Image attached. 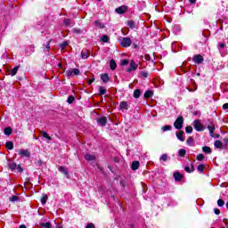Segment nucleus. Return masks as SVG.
Returning a JSON list of instances; mask_svg holds the SVG:
<instances>
[{"instance_id": "43", "label": "nucleus", "mask_w": 228, "mask_h": 228, "mask_svg": "<svg viewBox=\"0 0 228 228\" xmlns=\"http://www.w3.org/2000/svg\"><path fill=\"white\" fill-rule=\"evenodd\" d=\"M198 171L204 172V165L203 164L198 166Z\"/></svg>"}, {"instance_id": "63", "label": "nucleus", "mask_w": 228, "mask_h": 228, "mask_svg": "<svg viewBox=\"0 0 228 228\" xmlns=\"http://www.w3.org/2000/svg\"><path fill=\"white\" fill-rule=\"evenodd\" d=\"M226 208H227V209H228V202L226 203Z\"/></svg>"}, {"instance_id": "13", "label": "nucleus", "mask_w": 228, "mask_h": 228, "mask_svg": "<svg viewBox=\"0 0 228 228\" xmlns=\"http://www.w3.org/2000/svg\"><path fill=\"white\" fill-rule=\"evenodd\" d=\"M208 129L210 133V136H212V138L215 136V125H209L208 126Z\"/></svg>"}, {"instance_id": "25", "label": "nucleus", "mask_w": 228, "mask_h": 228, "mask_svg": "<svg viewBox=\"0 0 228 228\" xmlns=\"http://www.w3.org/2000/svg\"><path fill=\"white\" fill-rule=\"evenodd\" d=\"M110 67L111 70H115V69H117V62L115 60H110Z\"/></svg>"}, {"instance_id": "58", "label": "nucleus", "mask_w": 228, "mask_h": 228, "mask_svg": "<svg viewBox=\"0 0 228 228\" xmlns=\"http://www.w3.org/2000/svg\"><path fill=\"white\" fill-rule=\"evenodd\" d=\"M190 1V3L191 4H195V3L197 2V0H189Z\"/></svg>"}, {"instance_id": "27", "label": "nucleus", "mask_w": 228, "mask_h": 228, "mask_svg": "<svg viewBox=\"0 0 228 228\" xmlns=\"http://www.w3.org/2000/svg\"><path fill=\"white\" fill-rule=\"evenodd\" d=\"M42 137L46 138V140H53V138L49 135L48 133L42 131L41 132Z\"/></svg>"}, {"instance_id": "45", "label": "nucleus", "mask_w": 228, "mask_h": 228, "mask_svg": "<svg viewBox=\"0 0 228 228\" xmlns=\"http://www.w3.org/2000/svg\"><path fill=\"white\" fill-rule=\"evenodd\" d=\"M197 159H198V161H202V159H204V155L203 154H199L197 156Z\"/></svg>"}, {"instance_id": "53", "label": "nucleus", "mask_w": 228, "mask_h": 228, "mask_svg": "<svg viewBox=\"0 0 228 228\" xmlns=\"http://www.w3.org/2000/svg\"><path fill=\"white\" fill-rule=\"evenodd\" d=\"M223 110H228V103H224L223 105Z\"/></svg>"}, {"instance_id": "10", "label": "nucleus", "mask_w": 228, "mask_h": 228, "mask_svg": "<svg viewBox=\"0 0 228 228\" xmlns=\"http://www.w3.org/2000/svg\"><path fill=\"white\" fill-rule=\"evenodd\" d=\"M116 12L117 13H119V14L126 13V12H127V6L126 5L120 6L116 9Z\"/></svg>"}, {"instance_id": "21", "label": "nucleus", "mask_w": 228, "mask_h": 228, "mask_svg": "<svg viewBox=\"0 0 228 228\" xmlns=\"http://www.w3.org/2000/svg\"><path fill=\"white\" fill-rule=\"evenodd\" d=\"M140 95H142V91H140V89H136L134 91V99H140Z\"/></svg>"}, {"instance_id": "64", "label": "nucleus", "mask_w": 228, "mask_h": 228, "mask_svg": "<svg viewBox=\"0 0 228 228\" xmlns=\"http://www.w3.org/2000/svg\"><path fill=\"white\" fill-rule=\"evenodd\" d=\"M101 28H104V25H101Z\"/></svg>"}, {"instance_id": "8", "label": "nucleus", "mask_w": 228, "mask_h": 228, "mask_svg": "<svg viewBox=\"0 0 228 228\" xmlns=\"http://www.w3.org/2000/svg\"><path fill=\"white\" fill-rule=\"evenodd\" d=\"M59 172H61V174H63V175H65V177H69V169H67V167H63V166H60L58 167Z\"/></svg>"}, {"instance_id": "47", "label": "nucleus", "mask_w": 228, "mask_h": 228, "mask_svg": "<svg viewBox=\"0 0 228 228\" xmlns=\"http://www.w3.org/2000/svg\"><path fill=\"white\" fill-rule=\"evenodd\" d=\"M67 45H69V43H67V42L61 44V49H65L67 47Z\"/></svg>"}, {"instance_id": "60", "label": "nucleus", "mask_w": 228, "mask_h": 228, "mask_svg": "<svg viewBox=\"0 0 228 228\" xmlns=\"http://www.w3.org/2000/svg\"><path fill=\"white\" fill-rule=\"evenodd\" d=\"M224 142L225 145H228V138H224Z\"/></svg>"}, {"instance_id": "50", "label": "nucleus", "mask_w": 228, "mask_h": 228, "mask_svg": "<svg viewBox=\"0 0 228 228\" xmlns=\"http://www.w3.org/2000/svg\"><path fill=\"white\" fill-rule=\"evenodd\" d=\"M185 171L188 172L189 174H191V169L188 166L185 167Z\"/></svg>"}, {"instance_id": "46", "label": "nucleus", "mask_w": 228, "mask_h": 228, "mask_svg": "<svg viewBox=\"0 0 228 228\" xmlns=\"http://www.w3.org/2000/svg\"><path fill=\"white\" fill-rule=\"evenodd\" d=\"M46 51H50L51 49V40L47 42L46 45H45Z\"/></svg>"}, {"instance_id": "41", "label": "nucleus", "mask_w": 228, "mask_h": 228, "mask_svg": "<svg viewBox=\"0 0 228 228\" xmlns=\"http://www.w3.org/2000/svg\"><path fill=\"white\" fill-rule=\"evenodd\" d=\"M9 200H11V202H16V200H19V197L13 195L11 198H9Z\"/></svg>"}, {"instance_id": "54", "label": "nucleus", "mask_w": 228, "mask_h": 228, "mask_svg": "<svg viewBox=\"0 0 228 228\" xmlns=\"http://www.w3.org/2000/svg\"><path fill=\"white\" fill-rule=\"evenodd\" d=\"M214 212H215L216 215H219V214H220V209L215 208V209H214Z\"/></svg>"}, {"instance_id": "36", "label": "nucleus", "mask_w": 228, "mask_h": 228, "mask_svg": "<svg viewBox=\"0 0 228 228\" xmlns=\"http://www.w3.org/2000/svg\"><path fill=\"white\" fill-rule=\"evenodd\" d=\"M168 159L167 154H162L160 157V161H167Z\"/></svg>"}, {"instance_id": "52", "label": "nucleus", "mask_w": 228, "mask_h": 228, "mask_svg": "<svg viewBox=\"0 0 228 228\" xmlns=\"http://www.w3.org/2000/svg\"><path fill=\"white\" fill-rule=\"evenodd\" d=\"M219 47H220L221 49H224V48L225 47V44H224V43H219Z\"/></svg>"}, {"instance_id": "49", "label": "nucleus", "mask_w": 228, "mask_h": 228, "mask_svg": "<svg viewBox=\"0 0 228 228\" xmlns=\"http://www.w3.org/2000/svg\"><path fill=\"white\" fill-rule=\"evenodd\" d=\"M86 228H95V224H94L93 223L88 224Z\"/></svg>"}, {"instance_id": "18", "label": "nucleus", "mask_w": 228, "mask_h": 228, "mask_svg": "<svg viewBox=\"0 0 228 228\" xmlns=\"http://www.w3.org/2000/svg\"><path fill=\"white\" fill-rule=\"evenodd\" d=\"M101 79L103 83H108V81H110V77L108 74L104 73L101 76Z\"/></svg>"}, {"instance_id": "35", "label": "nucleus", "mask_w": 228, "mask_h": 228, "mask_svg": "<svg viewBox=\"0 0 228 228\" xmlns=\"http://www.w3.org/2000/svg\"><path fill=\"white\" fill-rule=\"evenodd\" d=\"M9 168H10L11 170H15V168H17V164H15V162H11V163L9 164Z\"/></svg>"}, {"instance_id": "24", "label": "nucleus", "mask_w": 228, "mask_h": 228, "mask_svg": "<svg viewBox=\"0 0 228 228\" xmlns=\"http://www.w3.org/2000/svg\"><path fill=\"white\" fill-rule=\"evenodd\" d=\"M138 167H140V162L139 161H134L132 163V170H138Z\"/></svg>"}, {"instance_id": "28", "label": "nucleus", "mask_w": 228, "mask_h": 228, "mask_svg": "<svg viewBox=\"0 0 228 228\" xmlns=\"http://www.w3.org/2000/svg\"><path fill=\"white\" fill-rule=\"evenodd\" d=\"M214 145L216 149H222L223 147V144H222V142L221 141H218L216 140L215 142H214Z\"/></svg>"}, {"instance_id": "56", "label": "nucleus", "mask_w": 228, "mask_h": 228, "mask_svg": "<svg viewBox=\"0 0 228 228\" xmlns=\"http://www.w3.org/2000/svg\"><path fill=\"white\" fill-rule=\"evenodd\" d=\"M195 171V167H193V164H191V172H194Z\"/></svg>"}, {"instance_id": "51", "label": "nucleus", "mask_w": 228, "mask_h": 228, "mask_svg": "<svg viewBox=\"0 0 228 228\" xmlns=\"http://www.w3.org/2000/svg\"><path fill=\"white\" fill-rule=\"evenodd\" d=\"M94 81H95V78H90L87 83L88 85H92V83H94Z\"/></svg>"}, {"instance_id": "39", "label": "nucleus", "mask_w": 228, "mask_h": 228, "mask_svg": "<svg viewBox=\"0 0 228 228\" xmlns=\"http://www.w3.org/2000/svg\"><path fill=\"white\" fill-rule=\"evenodd\" d=\"M74 101H75L74 96L70 95V96L68 97L69 104H72V102H74Z\"/></svg>"}, {"instance_id": "34", "label": "nucleus", "mask_w": 228, "mask_h": 228, "mask_svg": "<svg viewBox=\"0 0 228 228\" xmlns=\"http://www.w3.org/2000/svg\"><path fill=\"white\" fill-rule=\"evenodd\" d=\"M185 133H187V134L193 133V127H191V126H186Z\"/></svg>"}, {"instance_id": "32", "label": "nucleus", "mask_w": 228, "mask_h": 228, "mask_svg": "<svg viewBox=\"0 0 228 228\" xmlns=\"http://www.w3.org/2000/svg\"><path fill=\"white\" fill-rule=\"evenodd\" d=\"M48 199H49V197L46 194L43 195L42 198H41V203L43 205L45 204L47 202Z\"/></svg>"}, {"instance_id": "6", "label": "nucleus", "mask_w": 228, "mask_h": 228, "mask_svg": "<svg viewBox=\"0 0 228 228\" xmlns=\"http://www.w3.org/2000/svg\"><path fill=\"white\" fill-rule=\"evenodd\" d=\"M136 69H138V64L131 61L130 67L126 69V72H133V70H136Z\"/></svg>"}, {"instance_id": "37", "label": "nucleus", "mask_w": 228, "mask_h": 228, "mask_svg": "<svg viewBox=\"0 0 228 228\" xmlns=\"http://www.w3.org/2000/svg\"><path fill=\"white\" fill-rule=\"evenodd\" d=\"M224 204L225 202L224 201V200L220 199L217 200V205L219 206V208L224 207Z\"/></svg>"}, {"instance_id": "9", "label": "nucleus", "mask_w": 228, "mask_h": 228, "mask_svg": "<svg viewBox=\"0 0 228 228\" xmlns=\"http://www.w3.org/2000/svg\"><path fill=\"white\" fill-rule=\"evenodd\" d=\"M19 152L21 158H29V151H28V150L21 149L19 151Z\"/></svg>"}, {"instance_id": "1", "label": "nucleus", "mask_w": 228, "mask_h": 228, "mask_svg": "<svg viewBox=\"0 0 228 228\" xmlns=\"http://www.w3.org/2000/svg\"><path fill=\"white\" fill-rule=\"evenodd\" d=\"M133 41L129 37H121L119 39V45L121 47H131Z\"/></svg>"}, {"instance_id": "23", "label": "nucleus", "mask_w": 228, "mask_h": 228, "mask_svg": "<svg viewBox=\"0 0 228 228\" xmlns=\"http://www.w3.org/2000/svg\"><path fill=\"white\" fill-rule=\"evenodd\" d=\"M154 95V93L152 91H146L144 93L145 99H151Z\"/></svg>"}, {"instance_id": "15", "label": "nucleus", "mask_w": 228, "mask_h": 228, "mask_svg": "<svg viewBox=\"0 0 228 228\" xmlns=\"http://www.w3.org/2000/svg\"><path fill=\"white\" fill-rule=\"evenodd\" d=\"M85 159H86V161H94L95 160V155H91L87 153L85 155Z\"/></svg>"}, {"instance_id": "17", "label": "nucleus", "mask_w": 228, "mask_h": 228, "mask_svg": "<svg viewBox=\"0 0 228 228\" xmlns=\"http://www.w3.org/2000/svg\"><path fill=\"white\" fill-rule=\"evenodd\" d=\"M17 72H19V66L14 67L12 69L10 70V76H16Z\"/></svg>"}, {"instance_id": "20", "label": "nucleus", "mask_w": 228, "mask_h": 228, "mask_svg": "<svg viewBox=\"0 0 228 228\" xmlns=\"http://www.w3.org/2000/svg\"><path fill=\"white\" fill-rule=\"evenodd\" d=\"M5 147L8 149V151H13V142L8 141L5 143Z\"/></svg>"}, {"instance_id": "3", "label": "nucleus", "mask_w": 228, "mask_h": 228, "mask_svg": "<svg viewBox=\"0 0 228 228\" xmlns=\"http://www.w3.org/2000/svg\"><path fill=\"white\" fill-rule=\"evenodd\" d=\"M79 74H81V71H79L77 69H72L66 71V76H68V77H72V76H79Z\"/></svg>"}, {"instance_id": "61", "label": "nucleus", "mask_w": 228, "mask_h": 228, "mask_svg": "<svg viewBox=\"0 0 228 228\" xmlns=\"http://www.w3.org/2000/svg\"><path fill=\"white\" fill-rule=\"evenodd\" d=\"M20 228H27V227H26V225L21 224V225L20 226Z\"/></svg>"}, {"instance_id": "12", "label": "nucleus", "mask_w": 228, "mask_h": 228, "mask_svg": "<svg viewBox=\"0 0 228 228\" xmlns=\"http://www.w3.org/2000/svg\"><path fill=\"white\" fill-rule=\"evenodd\" d=\"M89 56H90V51L83 50L81 52V57L83 58V60H86Z\"/></svg>"}, {"instance_id": "48", "label": "nucleus", "mask_w": 228, "mask_h": 228, "mask_svg": "<svg viewBox=\"0 0 228 228\" xmlns=\"http://www.w3.org/2000/svg\"><path fill=\"white\" fill-rule=\"evenodd\" d=\"M64 24H65L66 26H70V20H69V19L64 20Z\"/></svg>"}, {"instance_id": "29", "label": "nucleus", "mask_w": 228, "mask_h": 228, "mask_svg": "<svg viewBox=\"0 0 228 228\" xmlns=\"http://www.w3.org/2000/svg\"><path fill=\"white\" fill-rule=\"evenodd\" d=\"M203 152H205L206 154H211V148L209 146H204L202 148Z\"/></svg>"}, {"instance_id": "38", "label": "nucleus", "mask_w": 228, "mask_h": 228, "mask_svg": "<svg viewBox=\"0 0 228 228\" xmlns=\"http://www.w3.org/2000/svg\"><path fill=\"white\" fill-rule=\"evenodd\" d=\"M140 76L142 77H149V73L147 71H141Z\"/></svg>"}, {"instance_id": "40", "label": "nucleus", "mask_w": 228, "mask_h": 228, "mask_svg": "<svg viewBox=\"0 0 228 228\" xmlns=\"http://www.w3.org/2000/svg\"><path fill=\"white\" fill-rule=\"evenodd\" d=\"M172 129L171 126H162V131H170Z\"/></svg>"}, {"instance_id": "26", "label": "nucleus", "mask_w": 228, "mask_h": 228, "mask_svg": "<svg viewBox=\"0 0 228 228\" xmlns=\"http://www.w3.org/2000/svg\"><path fill=\"white\" fill-rule=\"evenodd\" d=\"M39 225L42 228H52L53 227V224H51V223H40Z\"/></svg>"}, {"instance_id": "14", "label": "nucleus", "mask_w": 228, "mask_h": 228, "mask_svg": "<svg viewBox=\"0 0 228 228\" xmlns=\"http://www.w3.org/2000/svg\"><path fill=\"white\" fill-rule=\"evenodd\" d=\"M12 133H13V130L10 126L5 127L4 129V134H5V136H10V134H12Z\"/></svg>"}, {"instance_id": "55", "label": "nucleus", "mask_w": 228, "mask_h": 228, "mask_svg": "<svg viewBox=\"0 0 228 228\" xmlns=\"http://www.w3.org/2000/svg\"><path fill=\"white\" fill-rule=\"evenodd\" d=\"M144 58H145V60L149 61V60H151V55L146 54V55L144 56Z\"/></svg>"}, {"instance_id": "19", "label": "nucleus", "mask_w": 228, "mask_h": 228, "mask_svg": "<svg viewBox=\"0 0 228 228\" xmlns=\"http://www.w3.org/2000/svg\"><path fill=\"white\" fill-rule=\"evenodd\" d=\"M183 134H184L183 131L176 133V137L178 140H180V142H184V137H183Z\"/></svg>"}, {"instance_id": "11", "label": "nucleus", "mask_w": 228, "mask_h": 228, "mask_svg": "<svg viewBox=\"0 0 228 228\" xmlns=\"http://www.w3.org/2000/svg\"><path fill=\"white\" fill-rule=\"evenodd\" d=\"M173 177L175 178V181H183V175H181L179 172L174 173Z\"/></svg>"}, {"instance_id": "7", "label": "nucleus", "mask_w": 228, "mask_h": 228, "mask_svg": "<svg viewBox=\"0 0 228 228\" xmlns=\"http://www.w3.org/2000/svg\"><path fill=\"white\" fill-rule=\"evenodd\" d=\"M97 122L99 126H104L108 122V118L106 117H101L97 119Z\"/></svg>"}, {"instance_id": "22", "label": "nucleus", "mask_w": 228, "mask_h": 228, "mask_svg": "<svg viewBox=\"0 0 228 228\" xmlns=\"http://www.w3.org/2000/svg\"><path fill=\"white\" fill-rule=\"evenodd\" d=\"M99 95H104L108 90L104 86H99Z\"/></svg>"}, {"instance_id": "4", "label": "nucleus", "mask_w": 228, "mask_h": 228, "mask_svg": "<svg viewBox=\"0 0 228 228\" xmlns=\"http://www.w3.org/2000/svg\"><path fill=\"white\" fill-rule=\"evenodd\" d=\"M193 126L196 131H204V126L200 123V120L196 119L193 122Z\"/></svg>"}, {"instance_id": "2", "label": "nucleus", "mask_w": 228, "mask_h": 228, "mask_svg": "<svg viewBox=\"0 0 228 228\" xmlns=\"http://www.w3.org/2000/svg\"><path fill=\"white\" fill-rule=\"evenodd\" d=\"M183 124H184V118H183V116H180L175 121L174 127L175 129H183Z\"/></svg>"}, {"instance_id": "44", "label": "nucleus", "mask_w": 228, "mask_h": 228, "mask_svg": "<svg viewBox=\"0 0 228 228\" xmlns=\"http://www.w3.org/2000/svg\"><path fill=\"white\" fill-rule=\"evenodd\" d=\"M121 65L123 66L129 65V61H127L126 59L121 61Z\"/></svg>"}, {"instance_id": "31", "label": "nucleus", "mask_w": 228, "mask_h": 228, "mask_svg": "<svg viewBox=\"0 0 228 228\" xmlns=\"http://www.w3.org/2000/svg\"><path fill=\"white\" fill-rule=\"evenodd\" d=\"M127 26L130 27L131 29H134L136 24L133 20H128L127 21Z\"/></svg>"}, {"instance_id": "42", "label": "nucleus", "mask_w": 228, "mask_h": 228, "mask_svg": "<svg viewBox=\"0 0 228 228\" xmlns=\"http://www.w3.org/2000/svg\"><path fill=\"white\" fill-rule=\"evenodd\" d=\"M186 143L188 145H191V143H193V137L190 136L187 141H186Z\"/></svg>"}, {"instance_id": "5", "label": "nucleus", "mask_w": 228, "mask_h": 228, "mask_svg": "<svg viewBox=\"0 0 228 228\" xmlns=\"http://www.w3.org/2000/svg\"><path fill=\"white\" fill-rule=\"evenodd\" d=\"M192 61H194V63L200 65V63L204 61V57H202V55L200 54H196L193 56Z\"/></svg>"}, {"instance_id": "30", "label": "nucleus", "mask_w": 228, "mask_h": 228, "mask_svg": "<svg viewBox=\"0 0 228 228\" xmlns=\"http://www.w3.org/2000/svg\"><path fill=\"white\" fill-rule=\"evenodd\" d=\"M178 156H180L181 158H184V156H186V150L184 149L179 150Z\"/></svg>"}, {"instance_id": "57", "label": "nucleus", "mask_w": 228, "mask_h": 228, "mask_svg": "<svg viewBox=\"0 0 228 228\" xmlns=\"http://www.w3.org/2000/svg\"><path fill=\"white\" fill-rule=\"evenodd\" d=\"M18 170H19V172H23V169H22V167H20V165H18Z\"/></svg>"}, {"instance_id": "62", "label": "nucleus", "mask_w": 228, "mask_h": 228, "mask_svg": "<svg viewBox=\"0 0 228 228\" xmlns=\"http://www.w3.org/2000/svg\"><path fill=\"white\" fill-rule=\"evenodd\" d=\"M56 228H63V227H61V226L58 225V226H56Z\"/></svg>"}, {"instance_id": "16", "label": "nucleus", "mask_w": 228, "mask_h": 228, "mask_svg": "<svg viewBox=\"0 0 228 228\" xmlns=\"http://www.w3.org/2000/svg\"><path fill=\"white\" fill-rule=\"evenodd\" d=\"M119 108L120 110H128L129 108V105L127 104L126 102H121L120 104H119Z\"/></svg>"}, {"instance_id": "59", "label": "nucleus", "mask_w": 228, "mask_h": 228, "mask_svg": "<svg viewBox=\"0 0 228 228\" xmlns=\"http://www.w3.org/2000/svg\"><path fill=\"white\" fill-rule=\"evenodd\" d=\"M74 32H75V33H81V30H80V29H77V28H75V29H74Z\"/></svg>"}, {"instance_id": "33", "label": "nucleus", "mask_w": 228, "mask_h": 228, "mask_svg": "<svg viewBox=\"0 0 228 228\" xmlns=\"http://www.w3.org/2000/svg\"><path fill=\"white\" fill-rule=\"evenodd\" d=\"M109 40H110V37L107 35H103L101 37L102 42L107 43V42H109Z\"/></svg>"}]
</instances>
